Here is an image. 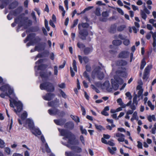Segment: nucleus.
<instances>
[{"label": "nucleus", "instance_id": "obj_1", "mask_svg": "<svg viewBox=\"0 0 156 156\" xmlns=\"http://www.w3.org/2000/svg\"><path fill=\"white\" fill-rule=\"evenodd\" d=\"M40 88L41 90H45L49 92L43 97V99L45 100L50 101L55 97V94L50 93L53 92L55 90L54 86L52 83L49 82H44L40 84Z\"/></svg>", "mask_w": 156, "mask_h": 156}, {"label": "nucleus", "instance_id": "obj_2", "mask_svg": "<svg viewBox=\"0 0 156 156\" xmlns=\"http://www.w3.org/2000/svg\"><path fill=\"white\" fill-rule=\"evenodd\" d=\"M22 17L20 16H18L14 19V22L11 24V26L12 27H15L16 25V24H18L16 29V31L17 32L19 31V30L21 27L23 26L24 29H27L28 27L32 25V21L30 20H28V18L27 17H25L24 20V21L25 23H26L27 24L22 23L20 19H22Z\"/></svg>", "mask_w": 156, "mask_h": 156}, {"label": "nucleus", "instance_id": "obj_3", "mask_svg": "<svg viewBox=\"0 0 156 156\" xmlns=\"http://www.w3.org/2000/svg\"><path fill=\"white\" fill-rule=\"evenodd\" d=\"M59 131L62 136L68 139V142L69 144L74 145L78 143V140L76 139L75 136L71 132L64 129H61Z\"/></svg>", "mask_w": 156, "mask_h": 156}, {"label": "nucleus", "instance_id": "obj_4", "mask_svg": "<svg viewBox=\"0 0 156 156\" xmlns=\"http://www.w3.org/2000/svg\"><path fill=\"white\" fill-rule=\"evenodd\" d=\"M9 99L10 106L11 107L14 108V106L16 107V109H14V111L16 113L20 112L23 109V105L20 101H17L14 99Z\"/></svg>", "mask_w": 156, "mask_h": 156}, {"label": "nucleus", "instance_id": "obj_5", "mask_svg": "<svg viewBox=\"0 0 156 156\" xmlns=\"http://www.w3.org/2000/svg\"><path fill=\"white\" fill-rule=\"evenodd\" d=\"M111 82L112 88L115 90L118 89L119 85H122L124 82L123 80L118 76L114 77V79H111Z\"/></svg>", "mask_w": 156, "mask_h": 156}, {"label": "nucleus", "instance_id": "obj_6", "mask_svg": "<svg viewBox=\"0 0 156 156\" xmlns=\"http://www.w3.org/2000/svg\"><path fill=\"white\" fill-rule=\"evenodd\" d=\"M101 69V68L100 66H97L94 69L92 72V77L94 79V76H93V75H96L97 77L100 80H102L104 77V74L103 72H101L100 70Z\"/></svg>", "mask_w": 156, "mask_h": 156}, {"label": "nucleus", "instance_id": "obj_7", "mask_svg": "<svg viewBox=\"0 0 156 156\" xmlns=\"http://www.w3.org/2000/svg\"><path fill=\"white\" fill-rule=\"evenodd\" d=\"M78 27L79 30V37L82 40H86V37L88 35L87 30L85 28L81 29L80 23L78 24Z\"/></svg>", "mask_w": 156, "mask_h": 156}, {"label": "nucleus", "instance_id": "obj_8", "mask_svg": "<svg viewBox=\"0 0 156 156\" xmlns=\"http://www.w3.org/2000/svg\"><path fill=\"white\" fill-rule=\"evenodd\" d=\"M48 112L50 115L57 114L61 117H63L65 115V113L64 111L60 112L59 110L56 108L48 109Z\"/></svg>", "mask_w": 156, "mask_h": 156}, {"label": "nucleus", "instance_id": "obj_9", "mask_svg": "<svg viewBox=\"0 0 156 156\" xmlns=\"http://www.w3.org/2000/svg\"><path fill=\"white\" fill-rule=\"evenodd\" d=\"M45 60V59H40L36 61L35 64L36 65H38L41 64L40 65L37 66V70H39L44 71L48 67V65L47 64H42Z\"/></svg>", "mask_w": 156, "mask_h": 156}, {"label": "nucleus", "instance_id": "obj_10", "mask_svg": "<svg viewBox=\"0 0 156 156\" xmlns=\"http://www.w3.org/2000/svg\"><path fill=\"white\" fill-rule=\"evenodd\" d=\"M59 100L57 98H56L54 100L48 102V106L54 108L58 107L59 106Z\"/></svg>", "mask_w": 156, "mask_h": 156}, {"label": "nucleus", "instance_id": "obj_11", "mask_svg": "<svg viewBox=\"0 0 156 156\" xmlns=\"http://www.w3.org/2000/svg\"><path fill=\"white\" fill-rule=\"evenodd\" d=\"M36 34L34 33H31L27 35L25 39L24 40V43H27L28 41H34V39H37L38 37L35 38Z\"/></svg>", "mask_w": 156, "mask_h": 156}, {"label": "nucleus", "instance_id": "obj_12", "mask_svg": "<svg viewBox=\"0 0 156 156\" xmlns=\"http://www.w3.org/2000/svg\"><path fill=\"white\" fill-rule=\"evenodd\" d=\"M52 75V73L50 71L47 70L45 72H40V75L42 78H45L48 79Z\"/></svg>", "mask_w": 156, "mask_h": 156}, {"label": "nucleus", "instance_id": "obj_13", "mask_svg": "<svg viewBox=\"0 0 156 156\" xmlns=\"http://www.w3.org/2000/svg\"><path fill=\"white\" fill-rule=\"evenodd\" d=\"M129 55V52L126 51L121 52L118 55V57L121 58H128Z\"/></svg>", "mask_w": 156, "mask_h": 156}, {"label": "nucleus", "instance_id": "obj_14", "mask_svg": "<svg viewBox=\"0 0 156 156\" xmlns=\"http://www.w3.org/2000/svg\"><path fill=\"white\" fill-rule=\"evenodd\" d=\"M45 43L42 42L38 44V45L36 46L34 48V51H39L44 50L45 48Z\"/></svg>", "mask_w": 156, "mask_h": 156}, {"label": "nucleus", "instance_id": "obj_15", "mask_svg": "<svg viewBox=\"0 0 156 156\" xmlns=\"http://www.w3.org/2000/svg\"><path fill=\"white\" fill-rule=\"evenodd\" d=\"M25 122L26 124H28L29 128L30 130L33 129L34 128V123L33 121L31 119L29 118L27 119Z\"/></svg>", "mask_w": 156, "mask_h": 156}, {"label": "nucleus", "instance_id": "obj_16", "mask_svg": "<svg viewBox=\"0 0 156 156\" xmlns=\"http://www.w3.org/2000/svg\"><path fill=\"white\" fill-rule=\"evenodd\" d=\"M150 70V68L149 66H148L145 68L142 78L143 80L147 79L148 78V75L149 73Z\"/></svg>", "mask_w": 156, "mask_h": 156}, {"label": "nucleus", "instance_id": "obj_17", "mask_svg": "<svg viewBox=\"0 0 156 156\" xmlns=\"http://www.w3.org/2000/svg\"><path fill=\"white\" fill-rule=\"evenodd\" d=\"M22 9V7H19L16 9L10 11V14L12 16H16L17 15H19L21 12Z\"/></svg>", "mask_w": 156, "mask_h": 156}, {"label": "nucleus", "instance_id": "obj_18", "mask_svg": "<svg viewBox=\"0 0 156 156\" xmlns=\"http://www.w3.org/2000/svg\"><path fill=\"white\" fill-rule=\"evenodd\" d=\"M66 119H54V122L57 125L62 126L65 124Z\"/></svg>", "mask_w": 156, "mask_h": 156}, {"label": "nucleus", "instance_id": "obj_19", "mask_svg": "<svg viewBox=\"0 0 156 156\" xmlns=\"http://www.w3.org/2000/svg\"><path fill=\"white\" fill-rule=\"evenodd\" d=\"M9 2V0H0V9H4Z\"/></svg>", "mask_w": 156, "mask_h": 156}, {"label": "nucleus", "instance_id": "obj_20", "mask_svg": "<svg viewBox=\"0 0 156 156\" xmlns=\"http://www.w3.org/2000/svg\"><path fill=\"white\" fill-rule=\"evenodd\" d=\"M78 56L80 62L81 64L82 63L83 60L86 64L89 61L88 58L87 56H84L83 58L80 55H78Z\"/></svg>", "mask_w": 156, "mask_h": 156}, {"label": "nucleus", "instance_id": "obj_21", "mask_svg": "<svg viewBox=\"0 0 156 156\" xmlns=\"http://www.w3.org/2000/svg\"><path fill=\"white\" fill-rule=\"evenodd\" d=\"M64 127L68 128L69 129L72 130L74 128V124L73 122L69 121L65 123Z\"/></svg>", "mask_w": 156, "mask_h": 156}, {"label": "nucleus", "instance_id": "obj_22", "mask_svg": "<svg viewBox=\"0 0 156 156\" xmlns=\"http://www.w3.org/2000/svg\"><path fill=\"white\" fill-rule=\"evenodd\" d=\"M18 5V2L15 1L13 2L10 4L8 6V9H13L16 8Z\"/></svg>", "mask_w": 156, "mask_h": 156}, {"label": "nucleus", "instance_id": "obj_23", "mask_svg": "<svg viewBox=\"0 0 156 156\" xmlns=\"http://www.w3.org/2000/svg\"><path fill=\"white\" fill-rule=\"evenodd\" d=\"M93 50V48L91 47H85L83 49V53L85 55H87L91 52Z\"/></svg>", "mask_w": 156, "mask_h": 156}, {"label": "nucleus", "instance_id": "obj_24", "mask_svg": "<svg viewBox=\"0 0 156 156\" xmlns=\"http://www.w3.org/2000/svg\"><path fill=\"white\" fill-rule=\"evenodd\" d=\"M116 73L117 74L119 75L120 76L122 77H126L127 76V74L125 71L121 70H118L116 71Z\"/></svg>", "mask_w": 156, "mask_h": 156}, {"label": "nucleus", "instance_id": "obj_25", "mask_svg": "<svg viewBox=\"0 0 156 156\" xmlns=\"http://www.w3.org/2000/svg\"><path fill=\"white\" fill-rule=\"evenodd\" d=\"M41 39L39 37H38L37 39H34V41H30L29 42L27 43L26 45L27 47H28L31 45H33V44L35 43L41 41Z\"/></svg>", "mask_w": 156, "mask_h": 156}, {"label": "nucleus", "instance_id": "obj_26", "mask_svg": "<svg viewBox=\"0 0 156 156\" xmlns=\"http://www.w3.org/2000/svg\"><path fill=\"white\" fill-rule=\"evenodd\" d=\"M102 88L103 89H106L107 90H108L109 89L110 84L108 81H105L102 84Z\"/></svg>", "mask_w": 156, "mask_h": 156}, {"label": "nucleus", "instance_id": "obj_27", "mask_svg": "<svg viewBox=\"0 0 156 156\" xmlns=\"http://www.w3.org/2000/svg\"><path fill=\"white\" fill-rule=\"evenodd\" d=\"M127 64V62L122 59L118 60L116 62V65L118 66H125Z\"/></svg>", "mask_w": 156, "mask_h": 156}, {"label": "nucleus", "instance_id": "obj_28", "mask_svg": "<svg viewBox=\"0 0 156 156\" xmlns=\"http://www.w3.org/2000/svg\"><path fill=\"white\" fill-rule=\"evenodd\" d=\"M10 86L8 84H5L1 86L0 87V90L3 92L7 91L9 89Z\"/></svg>", "mask_w": 156, "mask_h": 156}, {"label": "nucleus", "instance_id": "obj_29", "mask_svg": "<svg viewBox=\"0 0 156 156\" xmlns=\"http://www.w3.org/2000/svg\"><path fill=\"white\" fill-rule=\"evenodd\" d=\"M31 130L33 131H32V133L36 136V134L38 135H40L41 134V131L39 129L36 128L35 127L33 129Z\"/></svg>", "mask_w": 156, "mask_h": 156}, {"label": "nucleus", "instance_id": "obj_30", "mask_svg": "<svg viewBox=\"0 0 156 156\" xmlns=\"http://www.w3.org/2000/svg\"><path fill=\"white\" fill-rule=\"evenodd\" d=\"M71 148L72 150H74L75 151L78 153H80L82 151V150L81 148L78 146H72Z\"/></svg>", "mask_w": 156, "mask_h": 156}, {"label": "nucleus", "instance_id": "obj_31", "mask_svg": "<svg viewBox=\"0 0 156 156\" xmlns=\"http://www.w3.org/2000/svg\"><path fill=\"white\" fill-rule=\"evenodd\" d=\"M48 53V52L47 53V52H44L41 53H38L35 57L34 60H36L38 58H41L45 57L44 55L47 54Z\"/></svg>", "mask_w": 156, "mask_h": 156}, {"label": "nucleus", "instance_id": "obj_32", "mask_svg": "<svg viewBox=\"0 0 156 156\" xmlns=\"http://www.w3.org/2000/svg\"><path fill=\"white\" fill-rule=\"evenodd\" d=\"M116 27L117 26L115 24L112 25L110 29V32L111 33H115Z\"/></svg>", "mask_w": 156, "mask_h": 156}, {"label": "nucleus", "instance_id": "obj_33", "mask_svg": "<svg viewBox=\"0 0 156 156\" xmlns=\"http://www.w3.org/2000/svg\"><path fill=\"white\" fill-rule=\"evenodd\" d=\"M112 43L113 45L118 46L122 44V41L119 40H115L113 41Z\"/></svg>", "mask_w": 156, "mask_h": 156}, {"label": "nucleus", "instance_id": "obj_34", "mask_svg": "<svg viewBox=\"0 0 156 156\" xmlns=\"http://www.w3.org/2000/svg\"><path fill=\"white\" fill-rule=\"evenodd\" d=\"M107 149L108 151L112 154H114L115 153V151L117 150L116 147H112L111 149L110 147H108Z\"/></svg>", "mask_w": 156, "mask_h": 156}, {"label": "nucleus", "instance_id": "obj_35", "mask_svg": "<svg viewBox=\"0 0 156 156\" xmlns=\"http://www.w3.org/2000/svg\"><path fill=\"white\" fill-rule=\"evenodd\" d=\"M65 155L66 156H81L80 154H75L71 151L69 152H66Z\"/></svg>", "mask_w": 156, "mask_h": 156}, {"label": "nucleus", "instance_id": "obj_36", "mask_svg": "<svg viewBox=\"0 0 156 156\" xmlns=\"http://www.w3.org/2000/svg\"><path fill=\"white\" fill-rule=\"evenodd\" d=\"M146 64V62L145 61V58H144L142 60L141 62L140 66V69L141 70H142L144 69Z\"/></svg>", "mask_w": 156, "mask_h": 156}, {"label": "nucleus", "instance_id": "obj_37", "mask_svg": "<svg viewBox=\"0 0 156 156\" xmlns=\"http://www.w3.org/2000/svg\"><path fill=\"white\" fill-rule=\"evenodd\" d=\"M8 93L9 94L10 96L12 95V96L13 98H14L15 97V94L14 92L13 89L11 88L10 86L9 89L8 90Z\"/></svg>", "mask_w": 156, "mask_h": 156}, {"label": "nucleus", "instance_id": "obj_38", "mask_svg": "<svg viewBox=\"0 0 156 156\" xmlns=\"http://www.w3.org/2000/svg\"><path fill=\"white\" fill-rule=\"evenodd\" d=\"M70 117L72 119L76 122H80V118L78 116H75L72 115H70Z\"/></svg>", "mask_w": 156, "mask_h": 156}, {"label": "nucleus", "instance_id": "obj_39", "mask_svg": "<svg viewBox=\"0 0 156 156\" xmlns=\"http://www.w3.org/2000/svg\"><path fill=\"white\" fill-rule=\"evenodd\" d=\"M83 76L84 78L87 79L89 82H90L91 80L88 73L85 71L83 73Z\"/></svg>", "mask_w": 156, "mask_h": 156}, {"label": "nucleus", "instance_id": "obj_40", "mask_svg": "<svg viewBox=\"0 0 156 156\" xmlns=\"http://www.w3.org/2000/svg\"><path fill=\"white\" fill-rule=\"evenodd\" d=\"M27 116V114L26 111H24L21 115V118L22 120H24Z\"/></svg>", "mask_w": 156, "mask_h": 156}, {"label": "nucleus", "instance_id": "obj_41", "mask_svg": "<svg viewBox=\"0 0 156 156\" xmlns=\"http://www.w3.org/2000/svg\"><path fill=\"white\" fill-rule=\"evenodd\" d=\"M147 119L150 122H152V120L153 119L154 121H156V118L155 116L154 115H149L147 117Z\"/></svg>", "mask_w": 156, "mask_h": 156}, {"label": "nucleus", "instance_id": "obj_42", "mask_svg": "<svg viewBox=\"0 0 156 156\" xmlns=\"http://www.w3.org/2000/svg\"><path fill=\"white\" fill-rule=\"evenodd\" d=\"M58 90L62 97L65 99L66 98H67V96L65 93L61 89H59Z\"/></svg>", "mask_w": 156, "mask_h": 156}, {"label": "nucleus", "instance_id": "obj_43", "mask_svg": "<svg viewBox=\"0 0 156 156\" xmlns=\"http://www.w3.org/2000/svg\"><path fill=\"white\" fill-rule=\"evenodd\" d=\"M95 126L96 128L98 130L101 131L102 130H104L105 129V128L101 125H98L96 124Z\"/></svg>", "mask_w": 156, "mask_h": 156}, {"label": "nucleus", "instance_id": "obj_44", "mask_svg": "<svg viewBox=\"0 0 156 156\" xmlns=\"http://www.w3.org/2000/svg\"><path fill=\"white\" fill-rule=\"evenodd\" d=\"M81 26L83 28H88L89 26V23H82L81 24H80Z\"/></svg>", "mask_w": 156, "mask_h": 156}, {"label": "nucleus", "instance_id": "obj_45", "mask_svg": "<svg viewBox=\"0 0 156 156\" xmlns=\"http://www.w3.org/2000/svg\"><path fill=\"white\" fill-rule=\"evenodd\" d=\"M73 69L74 70L76 71L77 72V68L76 66V61L75 60H73Z\"/></svg>", "mask_w": 156, "mask_h": 156}, {"label": "nucleus", "instance_id": "obj_46", "mask_svg": "<svg viewBox=\"0 0 156 156\" xmlns=\"http://www.w3.org/2000/svg\"><path fill=\"white\" fill-rule=\"evenodd\" d=\"M117 101L119 105L122 106L123 108V106L124 104L122 101V99L121 98H119L117 100Z\"/></svg>", "mask_w": 156, "mask_h": 156}, {"label": "nucleus", "instance_id": "obj_47", "mask_svg": "<svg viewBox=\"0 0 156 156\" xmlns=\"http://www.w3.org/2000/svg\"><path fill=\"white\" fill-rule=\"evenodd\" d=\"M78 20L76 19L74 20L73 24L71 26V28H73L76 26L78 24Z\"/></svg>", "mask_w": 156, "mask_h": 156}, {"label": "nucleus", "instance_id": "obj_48", "mask_svg": "<svg viewBox=\"0 0 156 156\" xmlns=\"http://www.w3.org/2000/svg\"><path fill=\"white\" fill-rule=\"evenodd\" d=\"M77 46L80 49L84 48H85V45L82 43H80L79 42H78L77 44Z\"/></svg>", "mask_w": 156, "mask_h": 156}, {"label": "nucleus", "instance_id": "obj_49", "mask_svg": "<svg viewBox=\"0 0 156 156\" xmlns=\"http://www.w3.org/2000/svg\"><path fill=\"white\" fill-rule=\"evenodd\" d=\"M140 15L142 18L144 20H145L147 17V16L145 12L142 10H141Z\"/></svg>", "mask_w": 156, "mask_h": 156}, {"label": "nucleus", "instance_id": "obj_50", "mask_svg": "<svg viewBox=\"0 0 156 156\" xmlns=\"http://www.w3.org/2000/svg\"><path fill=\"white\" fill-rule=\"evenodd\" d=\"M125 27H126L124 25H121L118 27L117 30L119 31H121L123 30Z\"/></svg>", "mask_w": 156, "mask_h": 156}, {"label": "nucleus", "instance_id": "obj_51", "mask_svg": "<svg viewBox=\"0 0 156 156\" xmlns=\"http://www.w3.org/2000/svg\"><path fill=\"white\" fill-rule=\"evenodd\" d=\"M80 130L81 131V133L82 134H85V135L87 134V132L86 130L85 129H83V127L82 126H80Z\"/></svg>", "mask_w": 156, "mask_h": 156}, {"label": "nucleus", "instance_id": "obj_52", "mask_svg": "<svg viewBox=\"0 0 156 156\" xmlns=\"http://www.w3.org/2000/svg\"><path fill=\"white\" fill-rule=\"evenodd\" d=\"M137 95L135 94L133 99V104H135L137 105L138 104V101H137Z\"/></svg>", "mask_w": 156, "mask_h": 156}, {"label": "nucleus", "instance_id": "obj_53", "mask_svg": "<svg viewBox=\"0 0 156 156\" xmlns=\"http://www.w3.org/2000/svg\"><path fill=\"white\" fill-rule=\"evenodd\" d=\"M80 107L81 108V110L82 112V115L84 116L86 114V111L85 108L81 105H80Z\"/></svg>", "mask_w": 156, "mask_h": 156}, {"label": "nucleus", "instance_id": "obj_54", "mask_svg": "<svg viewBox=\"0 0 156 156\" xmlns=\"http://www.w3.org/2000/svg\"><path fill=\"white\" fill-rule=\"evenodd\" d=\"M114 136L118 137H125V135L121 133H117L114 134Z\"/></svg>", "mask_w": 156, "mask_h": 156}, {"label": "nucleus", "instance_id": "obj_55", "mask_svg": "<svg viewBox=\"0 0 156 156\" xmlns=\"http://www.w3.org/2000/svg\"><path fill=\"white\" fill-rule=\"evenodd\" d=\"M93 8L92 6H88L85 8L81 12V13L83 14L86 11H89Z\"/></svg>", "mask_w": 156, "mask_h": 156}, {"label": "nucleus", "instance_id": "obj_56", "mask_svg": "<svg viewBox=\"0 0 156 156\" xmlns=\"http://www.w3.org/2000/svg\"><path fill=\"white\" fill-rule=\"evenodd\" d=\"M124 40L123 44L127 46L130 43V41L129 39H125Z\"/></svg>", "mask_w": 156, "mask_h": 156}, {"label": "nucleus", "instance_id": "obj_57", "mask_svg": "<svg viewBox=\"0 0 156 156\" xmlns=\"http://www.w3.org/2000/svg\"><path fill=\"white\" fill-rule=\"evenodd\" d=\"M5 144L4 141L0 139V147L3 148L5 146Z\"/></svg>", "mask_w": 156, "mask_h": 156}, {"label": "nucleus", "instance_id": "obj_58", "mask_svg": "<svg viewBox=\"0 0 156 156\" xmlns=\"http://www.w3.org/2000/svg\"><path fill=\"white\" fill-rule=\"evenodd\" d=\"M5 151L8 155H9L10 154L11 150L9 147H6L5 148Z\"/></svg>", "mask_w": 156, "mask_h": 156}, {"label": "nucleus", "instance_id": "obj_59", "mask_svg": "<svg viewBox=\"0 0 156 156\" xmlns=\"http://www.w3.org/2000/svg\"><path fill=\"white\" fill-rule=\"evenodd\" d=\"M100 9L99 8H97L96 9L95 12V15L98 16H101V13L100 12Z\"/></svg>", "mask_w": 156, "mask_h": 156}, {"label": "nucleus", "instance_id": "obj_60", "mask_svg": "<svg viewBox=\"0 0 156 156\" xmlns=\"http://www.w3.org/2000/svg\"><path fill=\"white\" fill-rule=\"evenodd\" d=\"M54 74L55 75H57L58 73V67L55 66H54Z\"/></svg>", "mask_w": 156, "mask_h": 156}, {"label": "nucleus", "instance_id": "obj_61", "mask_svg": "<svg viewBox=\"0 0 156 156\" xmlns=\"http://www.w3.org/2000/svg\"><path fill=\"white\" fill-rule=\"evenodd\" d=\"M126 95L129 98V99L131 100L132 98L131 94L129 92H127L126 93Z\"/></svg>", "mask_w": 156, "mask_h": 156}, {"label": "nucleus", "instance_id": "obj_62", "mask_svg": "<svg viewBox=\"0 0 156 156\" xmlns=\"http://www.w3.org/2000/svg\"><path fill=\"white\" fill-rule=\"evenodd\" d=\"M31 16L32 17L33 19L35 20V21H37V18L36 16V15L35 14V12H34L33 11L31 14Z\"/></svg>", "mask_w": 156, "mask_h": 156}, {"label": "nucleus", "instance_id": "obj_63", "mask_svg": "<svg viewBox=\"0 0 156 156\" xmlns=\"http://www.w3.org/2000/svg\"><path fill=\"white\" fill-rule=\"evenodd\" d=\"M102 16L103 17H107L108 16V14L107 11L103 12L102 13Z\"/></svg>", "mask_w": 156, "mask_h": 156}, {"label": "nucleus", "instance_id": "obj_64", "mask_svg": "<svg viewBox=\"0 0 156 156\" xmlns=\"http://www.w3.org/2000/svg\"><path fill=\"white\" fill-rule=\"evenodd\" d=\"M133 117L136 120H138V117L137 116V112L136 111L135 112L133 115Z\"/></svg>", "mask_w": 156, "mask_h": 156}]
</instances>
